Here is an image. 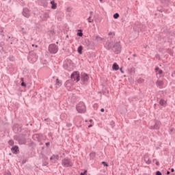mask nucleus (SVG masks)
Instances as JSON below:
<instances>
[{
	"mask_svg": "<svg viewBox=\"0 0 175 175\" xmlns=\"http://www.w3.org/2000/svg\"><path fill=\"white\" fill-rule=\"evenodd\" d=\"M120 70L121 73H124V70H122V68H120Z\"/></svg>",
	"mask_w": 175,
	"mask_h": 175,
	"instance_id": "obj_52",
	"label": "nucleus"
},
{
	"mask_svg": "<svg viewBox=\"0 0 175 175\" xmlns=\"http://www.w3.org/2000/svg\"><path fill=\"white\" fill-rule=\"evenodd\" d=\"M160 2H161V3H164L165 5H167V3H169V0H160Z\"/></svg>",
	"mask_w": 175,
	"mask_h": 175,
	"instance_id": "obj_29",
	"label": "nucleus"
},
{
	"mask_svg": "<svg viewBox=\"0 0 175 175\" xmlns=\"http://www.w3.org/2000/svg\"><path fill=\"white\" fill-rule=\"evenodd\" d=\"M66 126L67 128H72V123H67Z\"/></svg>",
	"mask_w": 175,
	"mask_h": 175,
	"instance_id": "obj_38",
	"label": "nucleus"
},
{
	"mask_svg": "<svg viewBox=\"0 0 175 175\" xmlns=\"http://www.w3.org/2000/svg\"><path fill=\"white\" fill-rule=\"evenodd\" d=\"M156 175H162V172H161V171H157Z\"/></svg>",
	"mask_w": 175,
	"mask_h": 175,
	"instance_id": "obj_40",
	"label": "nucleus"
},
{
	"mask_svg": "<svg viewBox=\"0 0 175 175\" xmlns=\"http://www.w3.org/2000/svg\"><path fill=\"white\" fill-rule=\"evenodd\" d=\"M137 81L139 84H142V83H144V80L142 78H139Z\"/></svg>",
	"mask_w": 175,
	"mask_h": 175,
	"instance_id": "obj_28",
	"label": "nucleus"
},
{
	"mask_svg": "<svg viewBox=\"0 0 175 175\" xmlns=\"http://www.w3.org/2000/svg\"><path fill=\"white\" fill-rule=\"evenodd\" d=\"M144 161H145L146 163H147V165H150L151 163V160H150V159L147 160V159H145Z\"/></svg>",
	"mask_w": 175,
	"mask_h": 175,
	"instance_id": "obj_33",
	"label": "nucleus"
},
{
	"mask_svg": "<svg viewBox=\"0 0 175 175\" xmlns=\"http://www.w3.org/2000/svg\"><path fill=\"white\" fill-rule=\"evenodd\" d=\"M154 70H155V72H159L160 70L159 67L156 66Z\"/></svg>",
	"mask_w": 175,
	"mask_h": 175,
	"instance_id": "obj_41",
	"label": "nucleus"
},
{
	"mask_svg": "<svg viewBox=\"0 0 175 175\" xmlns=\"http://www.w3.org/2000/svg\"><path fill=\"white\" fill-rule=\"evenodd\" d=\"M53 159H59V156L58 154H53V156L50 157V161H53Z\"/></svg>",
	"mask_w": 175,
	"mask_h": 175,
	"instance_id": "obj_21",
	"label": "nucleus"
},
{
	"mask_svg": "<svg viewBox=\"0 0 175 175\" xmlns=\"http://www.w3.org/2000/svg\"><path fill=\"white\" fill-rule=\"evenodd\" d=\"M118 17H120V14L116 12L113 14V18L117 19Z\"/></svg>",
	"mask_w": 175,
	"mask_h": 175,
	"instance_id": "obj_30",
	"label": "nucleus"
},
{
	"mask_svg": "<svg viewBox=\"0 0 175 175\" xmlns=\"http://www.w3.org/2000/svg\"><path fill=\"white\" fill-rule=\"evenodd\" d=\"M133 57H136V54H134V55H133Z\"/></svg>",
	"mask_w": 175,
	"mask_h": 175,
	"instance_id": "obj_64",
	"label": "nucleus"
},
{
	"mask_svg": "<svg viewBox=\"0 0 175 175\" xmlns=\"http://www.w3.org/2000/svg\"><path fill=\"white\" fill-rule=\"evenodd\" d=\"M11 151L13 154H17L18 152V147L17 146H14L11 148Z\"/></svg>",
	"mask_w": 175,
	"mask_h": 175,
	"instance_id": "obj_16",
	"label": "nucleus"
},
{
	"mask_svg": "<svg viewBox=\"0 0 175 175\" xmlns=\"http://www.w3.org/2000/svg\"><path fill=\"white\" fill-rule=\"evenodd\" d=\"M95 157H96V152H92L90 154V159H94Z\"/></svg>",
	"mask_w": 175,
	"mask_h": 175,
	"instance_id": "obj_22",
	"label": "nucleus"
},
{
	"mask_svg": "<svg viewBox=\"0 0 175 175\" xmlns=\"http://www.w3.org/2000/svg\"><path fill=\"white\" fill-rule=\"evenodd\" d=\"M85 45L87 46L88 49H94V44H92L91 43V42H90V40H86L85 42Z\"/></svg>",
	"mask_w": 175,
	"mask_h": 175,
	"instance_id": "obj_15",
	"label": "nucleus"
},
{
	"mask_svg": "<svg viewBox=\"0 0 175 175\" xmlns=\"http://www.w3.org/2000/svg\"><path fill=\"white\" fill-rule=\"evenodd\" d=\"M27 162V160H23L22 163H25Z\"/></svg>",
	"mask_w": 175,
	"mask_h": 175,
	"instance_id": "obj_54",
	"label": "nucleus"
},
{
	"mask_svg": "<svg viewBox=\"0 0 175 175\" xmlns=\"http://www.w3.org/2000/svg\"><path fill=\"white\" fill-rule=\"evenodd\" d=\"M50 3L51 5V9H53V10L57 9V3L54 0L51 1Z\"/></svg>",
	"mask_w": 175,
	"mask_h": 175,
	"instance_id": "obj_17",
	"label": "nucleus"
},
{
	"mask_svg": "<svg viewBox=\"0 0 175 175\" xmlns=\"http://www.w3.org/2000/svg\"><path fill=\"white\" fill-rule=\"evenodd\" d=\"M174 172V168L171 169V172L173 173Z\"/></svg>",
	"mask_w": 175,
	"mask_h": 175,
	"instance_id": "obj_53",
	"label": "nucleus"
},
{
	"mask_svg": "<svg viewBox=\"0 0 175 175\" xmlns=\"http://www.w3.org/2000/svg\"><path fill=\"white\" fill-rule=\"evenodd\" d=\"M158 73L159 75H162V73H163V71L162 70H159Z\"/></svg>",
	"mask_w": 175,
	"mask_h": 175,
	"instance_id": "obj_43",
	"label": "nucleus"
},
{
	"mask_svg": "<svg viewBox=\"0 0 175 175\" xmlns=\"http://www.w3.org/2000/svg\"><path fill=\"white\" fill-rule=\"evenodd\" d=\"M62 165H64L66 167H70L73 166V163L70 162V160L66 158L62 160Z\"/></svg>",
	"mask_w": 175,
	"mask_h": 175,
	"instance_id": "obj_8",
	"label": "nucleus"
},
{
	"mask_svg": "<svg viewBox=\"0 0 175 175\" xmlns=\"http://www.w3.org/2000/svg\"><path fill=\"white\" fill-rule=\"evenodd\" d=\"M40 17V18H42V20L43 21H47V18H49V17H50V16H49V12H44L43 14V15H41Z\"/></svg>",
	"mask_w": 175,
	"mask_h": 175,
	"instance_id": "obj_12",
	"label": "nucleus"
},
{
	"mask_svg": "<svg viewBox=\"0 0 175 175\" xmlns=\"http://www.w3.org/2000/svg\"><path fill=\"white\" fill-rule=\"evenodd\" d=\"M88 23H93L94 20L91 21V16H89L88 18Z\"/></svg>",
	"mask_w": 175,
	"mask_h": 175,
	"instance_id": "obj_39",
	"label": "nucleus"
},
{
	"mask_svg": "<svg viewBox=\"0 0 175 175\" xmlns=\"http://www.w3.org/2000/svg\"><path fill=\"white\" fill-rule=\"evenodd\" d=\"M49 163L46 160H42V166H47Z\"/></svg>",
	"mask_w": 175,
	"mask_h": 175,
	"instance_id": "obj_31",
	"label": "nucleus"
},
{
	"mask_svg": "<svg viewBox=\"0 0 175 175\" xmlns=\"http://www.w3.org/2000/svg\"><path fill=\"white\" fill-rule=\"evenodd\" d=\"M103 39L100 37H99V36H96L94 38V42H95V43H98V42H102Z\"/></svg>",
	"mask_w": 175,
	"mask_h": 175,
	"instance_id": "obj_18",
	"label": "nucleus"
},
{
	"mask_svg": "<svg viewBox=\"0 0 175 175\" xmlns=\"http://www.w3.org/2000/svg\"><path fill=\"white\" fill-rule=\"evenodd\" d=\"M8 144H10V146H14V141H13V139H10L8 142Z\"/></svg>",
	"mask_w": 175,
	"mask_h": 175,
	"instance_id": "obj_32",
	"label": "nucleus"
},
{
	"mask_svg": "<svg viewBox=\"0 0 175 175\" xmlns=\"http://www.w3.org/2000/svg\"><path fill=\"white\" fill-rule=\"evenodd\" d=\"M100 111H101L102 113H103V112L105 111V109H104V108H101V109H100Z\"/></svg>",
	"mask_w": 175,
	"mask_h": 175,
	"instance_id": "obj_49",
	"label": "nucleus"
},
{
	"mask_svg": "<svg viewBox=\"0 0 175 175\" xmlns=\"http://www.w3.org/2000/svg\"><path fill=\"white\" fill-rule=\"evenodd\" d=\"M165 103H166V102L163 98H161L159 100V105H161V106H165Z\"/></svg>",
	"mask_w": 175,
	"mask_h": 175,
	"instance_id": "obj_27",
	"label": "nucleus"
},
{
	"mask_svg": "<svg viewBox=\"0 0 175 175\" xmlns=\"http://www.w3.org/2000/svg\"><path fill=\"white\" fill-rule=\"evenodd\" d=\"M112 69L113 70H118L120 69V66H118V64H117V63H113L112 66Z\"/></svg>",
	"mask_w": 175,
	"mask_h": 175,
	"instance_id": "obj_19",
	"label": "nucleus"
},
{
	"mask_svg": "<svg viewBox=\"0 0 175 175\" xmlns=\"http://www.w3.org/2000/svg\"><path fill=\"white\" fill-rule=\"evenodd\" d=\"M87 174V170H85L83 172H81L80 175H85Z\"/></svg>",
	"mask_w": 175,
	"mask_h": 175,
	"instance_id": "obj_37",
	"label": "nucleus"
},
{
	"mask_svg": "<svg viewBox=\"0 0 175 175\" xmlns=\"http://www.w3.org/2000/svg\"><path fill=\"white\" fill-rule=\"evenodd\" d=\"M38 55L34 51H30L27 59L31 64H35L38 61Z\"/></svg>",
	"mask_w": 175,
	"mask_h": 175,
	"instance_id": "obj_1",
	"label": "nucleus"
},
{
	"mask_svg": "<svg viewBox=\"0 0 175 175\" xmlns=\"http://www.w3.org/2000/svg\"><path fill=\"white\" fill-rule=\"evenodd\" d=\"M45 145L46 146V147H49V146H50V142H46Z\"/></svg>",
	"mask_w": 175,
	"mask_h": 175,
	"instance_id": "obj_47",
	"label": "nucleus"
},
{
	"mask_svg": "<svg viewBox=\"0 0 175 175\" xmlns=\"http://www.w3.org/2000/svg\"><path fill=\"white\" fill-rule=\"evenodd\" d=\"M77 111L78 113H85L86 111L85 109V105L83 102H80L77 106H76Z\"/></svg>",
	"mask_w": 175,
	"mask_h": 175,
	"instance_id": "obj_3",
	"label": "nucleus"
},
{
	"mask_svg": "<svg viewBox=\"0 0 175 175\" xmlns=\"http://www.w3.org/2000/svg\"><path fill=\"white\" fill-rule=\"evenodd\" d=\"M21 80L22 82L24 81V78H21Z\"/></svg>",
	"mask_w": 175,
	"mask_h": 175,
	"instance_id": "obj_60",
	"label": "nucleus"
},
{
	"mask_svg": "<svg viewBox=\"0 0 175 175\" xmlns=\"http://www.w3.org/2000/svg\"><path fill=\"white\" fill-rule=\"evenodd\" d=\"M23 35H27V31H23Z\"/></svg>",
	"mask_w": 175,
	"mask_h": 175,
	"instance_id": "obj_55",
	"label": "nucleus"
},
{
	"mask_svg": "<svg viewBox=\"0 0 175 175\" xmlns=\"http://www.w3.org/2000/svg\"><path fill=\"white\" fill-rule=\"evenodd\" d=\"M1 36H3L4 35H3V31H2L1 33Z\"/></svg>",
	"mask_w": 175,
	"mask_h": 175,
	"instance_id": "obj_59",
	"label": "nucleus"
},
{
	"mask_svg": "<svg viewBox=\"0 0 175 175\" xmlns=\"http://www.w3.org/2000/svg\"><path fill=\"white\" fill-rule=\"evenodd\" d=\"M17 141L18 142L19 144H21V145L26 144H27V138H25V135L21 134L18 137Z\"/></svg>",
	"mask_w": 175,
	"mask_h": 175,
	"instance_id": "obj_7",
	"label": "nucleus"
},
{
	"mask_svg": "<svg viewBox=\"0 0 175 175\" xmlns=\"http://www.w3.org/2000/svg\"><path fill=\"white\" fill-rule=\"evenodd\" d=\"M143 27H144V26H143V25H139L138 26H135L133 27V29L136 32H139V31H142L143 29Z\"/></svg>",
	"mask_w": 175,
	"mask_h": 175,
	"instance_id": "obj_13",
	"label": "nucleus"
},
{
	"mask_svg": "<svg viewBox=\"0 0 175 175\" xmlns=\"http://www.w3.org/2000/svg\"><path fill=\"white\" fill-rule=\"evenodd\" d=\"M161 128V122L160 121H156L154 124L153 126H150L149 129H154L156 131H158Z\"/></svg>",
	"mask_w": 175,
	"mask_h": 175,
	"instance_id": "obj_9",
	"label": "nucleus"
},
{
	"mask_svg": "<svg viewBox=\"0 0 175 175\" xmlns=\"http://www.w3.org/2000/svg\"><path fill=\"white\" fill-rule=\"evenodd\" d=\"M88 128H92V124H90V125L88 126Z\"/></svg>",
	"mask_w": 175,
	"mask_h": 175,
	"instance_id": "obj_56",
	"label": "nucleus"
},
{
	"mask_svg": "<svg viewBox=\"0 0 175 175\" xmlns=\"http://www.w3.org/2000/svg\"><path fill=\"white\" fill-rule=\"evenodd\" d=\"M92 13H94V12L91 11V12H90V14H92Z\"/></svg>",
	"mask_w": 175,
	"mask_h": 175,
	"instance_id": "obj_62",
	"label": "nucleus"
},
{
	"mask_svg": "<svg viewBox=\"0 0 175 175\" xmlns=\"http://www.w3.org/2000/svg\"><path fill=\"white\" fill-rule=\"evenodd\" d=\"M48 50L50 54H57L59 50L58 46L55 44H51L49 46Z\"/></svg>",
	"mask_w": 175,
	"mask_h": 175,
	"instance_id": "obj_2",
	"label": "nucleus"
},
{
	"mask_svg": "<svg viewBox=\"0 0 175 175\" xmlns=\"http://www.w3.org/2000/svg\"><path fill=\"white\" fill-rule=\"evenodd\" d=\"M71 79L74 80V81L79 82L80 81V72L79 71H75L71 74Z\"/></svg>",
	"mask_w": 175,
	"mask_h": 175,
	"instance_id": "obj_5",
	"label": "nucleus"
},
{
	"mask_svg": "<svg viewBox=\"0 0 175 175\" xmlns=\"http://www.w3.org/2000/svg\"><path fill=\"white\" fill-rule=\"evenodd\" d=\"M21 85L22 87H27V83H25V82L23 81L21 83Z\"/></svg>",
	"mask_w": 175,
	"mask_h": 175,
	"instance_id": "obj_36",
	"label": "nucleus"
},
{
	"mask_svg": "<svg viewBox=\"0 0 175 175\" xmlns=\"http://www.w3.org/2000/svg\"><path fill=\"white\" fill-rule=\"evenodd\" d=\"M135 70H135V67L129 68H128V73H129V75H131V76H132V75H135Z\"/></svg>",
	"mask_w": 175,
	"mask_h": 175,
	"instance_id": "obj_14",
	"label": "nucleus"
},
{
	"mask_svg": "<svg viewBox=\"0 0 175 175\" xmlns=\"http://www.w3.org/2000/svg\"><path fill=\"white\" fill-rule=\"evenodd\" d=\"M111 35H114V33H113V32L111 31V32L109 33V36H111Z\"/></svg>",
	"mask_w": 175,
	"mask_h": 175,
	"instance_id": "obj_48",
	"label": "nucleus"
},
{
	"mask_svg": "<svg viewBox=\"0 0 175 175\" xmlns=\"http://www.w3.org/2000/svg\"><path fill=\"white\" fill-rule=\"evenodd\" d=\"M69 83V81H66V85H68V83Z\"/></svg>",
	"mask_w": 175,
	"mask_h": 175,
	"instance_id": "obj_61",
	"label": "nucleus"
},
{
	"mask_svg": "<svg viewBox=\"0 0 175 175\" xmlns=\"http://www.w3.org/2000/svg\"><path fill=\"white\" fill-rule=\"evenodd\" d=\"M56 85L61 87V85H62V82L59 81V79H56Z\"/></svg>",
	"mask_w": 175,
	"mask_h": 175,
	"instance_id": "obj_26",
	"label": "nucleus"
},
{
	"mask_svg": "<svg viewBox=\"0 0 175 175\" xmlns=\"http://www.w3.org/2000/svg\"><path fill=\"white\" fill-rule=\"evenodd\" d=\"M36 137H37V139H39V137H42V135H40V134H37V135H36Z\"/></svg>",
	"mask_w": 175,
	"mask_h": 175,
	"instance_id": "obj_44",
	"label": "nucleus"
},
{
	"mask_svg": "<svg viewBox=\"0 0 175 175\" xmlns=\"http://www.w3.org/2000/svg\"><path fill=\"white\" fill-rule=\"evenodd\" d=\"M159 12H161V13H162V12H165V10L164 9H160V10H158Z\"/></svg>",
	"mask_w": 175,
	"mask_h": 175,
	"instance_id": "obj_46",
	"label": "nucleus"
},
{
	"mask_svg": "<svg viewBox=\"0 0 175 175\" xmlns=\"http://www.w3.org/2000/svg\"><path fill=\"white\" fill-rule=\"evenodd\" d=\"M77 35V36H79L80 38L83 37V30L79 29Z\"/></svg>",
	"mask_w": 175,
	"mask_h": 175,
	"instance_id": "obj_25",
	"label": "nucleus"
},
{
	"mask_svg": "<svg viewBox=\"0 0 175 175\" xmlns=\"http://www.w3.org/2000/svg\"><path fill=\"white\" fill-rule=\"evenodd\" d=\"M170 133L174 132V129H171L170 130Z\"/></svg>",
	"mask_w": 175,
	"mask_h": 175,
	"instance_id": "obj_45",
	"label": "nucleus"
},
{
	"mask_svg": "<svg viewBox=\"0 0 175 175\" xmlns=\"http://www.w3.org/2000/svg\"><path fill=\"white\" fill-rule=\"evenodd\" d=\"M78 53L83 54V46L80 45L77 49Z\"/></svg>",
	"mask_w": 175,
	"mask_h": 175,
	"instance_id": "obj_23",
	"label": "nucleus"
},
{
	"mask_svg": "<svg viewBox=\"0 0 175 175\" xmlns=\"http://www.w3.org/2000/svg\"><path fill=\"white\" fill-rule=\"evenodd\" d=\"M54 33H55V32L54 31V30H49V35H54Z\"/></svg>",
	"mask_w": 175,
	"mask_h": 175,
	"instance_id": "obj_34",
	"label": "nucleus"
},
{
	"mask_svg": "<svg viewBox=\"0 0 175 175\" xmlns=\"http://www.w3.org/2000/svg\"><path fill=\"white\" fill-rule=\"evenodd\" d=\"M5 175H12V173L8 171V172L5 173Z\"/></svg>",
	"mask_w": 175,
	"mask_h": 175,
	"instance_id": "obj_42",
	"label": "nucleus"
},
{
	"mask_svg": "<svg viewBox=\"0 0 175 175\" xmlns=\"http://www.w3.org/2000/svg\"><path fill=\"white\" fill-rule=\"evenodd\" d=\"M167 174H170V171H167Z\"/></svg>",
	"mask_w": 175,
	"mask_h": 175,
	"instance_id": "obj_58",
	"label": "nucleus"
},
{
	"mask_svg": "<svg viewBox=\"0 0 175 175\" xmlns=\"http://www.w3.org/2000/svg\"><path fill=\"white\" fill-rule=\"evenodd\" d=\"M101 163L102 165H103V166H106V167L109 166V164L106 161H102Z\"/></svg>",
	"mask_w": 175,
	"mask_h": 175,
	"instance_id": "obj_35",
	"label": "nucleus"
},
{
	"mask_svg": "<svg viewBox=\"0 0 175 175\" xmlns=\"http://www.w3.org/2000/svg\"><path fill=\"white\" fill-rule=\"evenodd\" d=\"M49 120V118H45L44 121H45L46 122H47V120Z\"/></svg>",
	"mask_w": 175,
	"mask_h": 175,
	"instance_id": "obj_57",
	"label": "nucleus"
},
{
	"mask_svg": "<svg viewBox=\"0 0 175 175\" xmlns=\"http://www.w3.org/2000/svg\"><path fill=\"white\" fill-rule=\"evenodd\" d=\"M21 29H22V31H24V27H22Z\"/></svg>",
	"mask_w": 175,
	"mask_h": 175,
	"instance_id": "obj_63",
	"label": "nucleus"
},
{
	"mask_svg": "<svg viewBox=\"0 0 175 175\" xmlns=\"http://www.w3.org/2000/svg\"><path fill=\"white\" fill-rule=\"evenodd\" d=\"M157 87H159V88H162V85H163V81H157L156 83Z\"/></svg>",
	"mask_w": 175,
	"mask_h": 175,
	"instance_id": "obj_20",
	"label": "nucleus"
},
{
	"mask_svg": "<svg viewBox=\"0 0 175 175\" xmlns=\"http://www.w3.org/2000/svg\"><path fill=\"white\" fill-rule=\"evenodd\" d=\"M22 14L23 16H24V17H26V18H29V17H31V13L29 12V10L27 8H23Z\"/></svg>",
	"mask_w": 175,
	"mask_h": 175,
	"instance_id": "obj_10",
	"label": "nucleus"
},
{
	"mask_svg": "<svg viewBox=\"0 0 175 175\" xmlns=\"http://www.w3.org/2000/svg\"><path fill=\"white\" fill-rule=\"evenodd\" d=\"M122 49L121 42L119 41L113 44V51H114L116 54H120V53H121Z\"/></svg>",
	"mask_w": 175,
	"mask_h": 175,
	"instance_id": "obj_4",
	"label": "nucleus"
},
{
	"mask_svg": "<svg viewBox=\"0 0 175 175\" xmlns=\"http://www.w3.org/2000/svg\"><path fill=\"white\" fill-rule=\"evenodd\" d=\"M106 44H107V46H106L107 50H113L114 43L113 42H107Z\"/></svg>",
	"mask_w": 175,
	"mask_h": 175,
	"instance_id": "obj_11",
	"label": "nucleus"
},
{
	"mask_svg": "<svg viewBox=\"0 0 175 175\" xmlns=\"http://www.w3.org/2000/svg\"><path fill=\"white\" fill-rule=\"evenodd\" d=\"M167 53H168V54H170V49H168L167 50Z\"/></svg>",
	"mask_w": 175,
	"mask_h": 175,
	"instance_id": "obj_50",
	"label": "nucleus"
},
{
	"mask_svg": "<svg viewBox=\"0 0 175 175\" xmlns=\"http://www.w3.org/2000/svg\"><path fill=\"white\" fill-rule=\"evenodd\" d=\"M90 80V75L85 72L81 73V81L83 84H85Z\"/></svg>",
	"mask_w": 175,
	"mask_h": 175,
	"instance_id": "obj_6",
	"label": "nucleus"
},
{
	"mask_svg": "<svg viewBox=\"0 0 175 175\" xmlns=\"http://www.w3.org/2000/svg\"><path fill=\"white\" fill-rule=\"evenodd\" d=\"M41 158H42V161H47L49 159V157L45 156V154L43 153H41Z\"/></svg>",
	"mask_w": 175,
	"mask_h": 175,
	"instance_id": "obj_24",
	"label": "nucleus"
},
{
	"mask_svg": "<svg viewBox=\"0 0 175 175\" xmlns=\"http://www.w3.org/2000/svg\"><path fill=\"white\" fill-rule=\"evenodd\" d=\"M156 165H157V166H159V161H157Z\"/></svg>",
	"mask_w": 175,
	"mask_h": 175,
	"instance_id": "obj_51",
	"label": "nucleus"
}]
</instances>
